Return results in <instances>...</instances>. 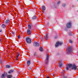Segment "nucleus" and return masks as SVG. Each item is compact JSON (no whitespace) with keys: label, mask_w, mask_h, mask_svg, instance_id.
<instances>
[{"label":"nucleus","mask_w":78,"mask_h":78,"mask_svg":"<svg viewBox=\"0 0 78 78\" xmlns=\"http://www.w3.org/2000/svg\"><path fill=\"white\" fill-rule=\"evenodd\" d=\"M69 43H72L73 42V41H72L71 40H69Z\"/></svg>","instance_id":"obj_25"},{"label":"nucleus","mask_w":78,"mask_h":78,"mask_svg":"<svg viewBox=\"0 0 78 78\" xmlns=\"http://www.w3.org/2000/svg\"><path fill=\"white\" fill-rule=\"evenodd\" d=\"M36 17L35 16H34L32 17V19H35Z\"/></svg>","instance_id":"obj_24"},{"label":"nucleus","mask_w":78,"mask_h":78,"mask_svg":"<svg viewBox=\"0 0 78 78\" xmlns=\"http://www.w3.org/2000/svg\"><path fill=\"white\" fill-rule=\"evenodd\" d=\"M7 76L8 78H11L12 77V75H8Z\"/></svg>","instance_id":"obj_13"},{"label":"nucleus","mask_w":78,"mask_h":78,"mask_svg":"<svg viewBox=\"0 0 78 78\" xmlns=\"http://www.w3.org/2000/svg\"><path fill=\"white\" fill-rule=\"evenodd\" d=\"M4 76H8V74H7V73H5L3 74Z\"/></svg>","instance_id":"obj_20"},{"label":"nucleus","mask_w":78,"mask_h":78,"mask_svg":"<svg viewBox=\"0 0 78 78\" xmlns=\"http://www.w3.org/2000/svg\"><path fill=\"white\" fill-rule=\"evenodd\" d=\"M31 27H32V25L30 24L28 26V30L31 29Z\"/></svg>","instance_id":"obj_9"},{"label":"nucleus","mask_w":78,"mask_h":78,"mask_svg":"<svg viewBox=\"0 0 78 78\" xmlns=\"http://www.w3.org/2000/svg\"><path fill=\"white\" fill-rule=\"evenodd\" d=\"M63 78H67V77L66 76H64Z\"/></svg>","instance_id":"obj_30"},{"label":"nucleus","mask_w":78,"mask_h":78,"mask_svg":"<svg viewBox=\"0 0 78 78\" xmlns=\"http://www.w3.org/2000/svg\"><path fill=\"white\" fill-rule=\"evenodd\" d=\"M44 37L46 40H48V36L47 35H46V36H44Z\"/></svg>","instance_id":"obj_11"},{"label":"nucleus","mask_w":78,"mask_h":78,"mask_svg":"<svg viewBox=\"0 0 78 78\" xmlns=\"http://www.w3.org/2000/svg\"><path fill=\"white\" fill-rule=\"evenodd\" d=\"M36 25H37L36 24H35L34 25V27H35V26H36Z\"/></svg>","instance_id":"obj_33"},{"label":"nucleus","mask_w":78,"mask_h":78,"mask_svg":"<svg viewBox=\"0 0 78 78\" xmlns=\"http://www.w3.org/2000/svg\"><path fill=\"white\" fill-rule=\"evenodd\" d=\"M12 72H13V71L11 70L9 72V73H11Z\"/></svg>","instance_id":"obj_23"},{"label":"nucleus","mask_w":78,"mask_h":78,"mask_svg":"<svg viewBox=\"0 0 78 78\" xmlns=\"http://www.w3.org/2000/svg\"><path fill=\"white\" fill-rule=\"evenodd\" d=\"M69 36H72V32H70L69 34Z\"/></svg>","instance_id":"obj_21"},{"label":"nucleus","mask_w":78,"mask_h":78,"mask_svg":"<svg viewBox=\"0 0 78 78\" xmlns=\"http://www.w3.org/2000/svg\"><path fill=\"white\" fill-rule=\"evenodd\" d=\"M45 7L44 6H42V10L43 11H45Z\"/></svg>","instance_id":"obj_12"},{"label":"nucleus","mask_w":78,"mask_h":78,"mask_svg":"<svg viewBox=\"0 0 78 78\" xmlns=\"http://www.w3.org/2000/svg\"><path fill=\"white\" fill-rule=\"evenodd\" d=\"M72 67L71 69H72V70H76L77 69V66H76V65L75 64H74L72 65V64H68L66 65V69L67 70H69V69Z\"/></svg>","instance_id":"obj_1"},{"label":"nucleus","mask_w":78,"mask_h":78,"mask_svg":"<svg viewBox=\"0 0 78 78\" xmlns=\"http://www.w3.org/2000/svg\"><path fill=\"white\" fill-rule=\"evenodd\" d=\"M0 32H2V30H0Z\"/></svg>","instance_id":"obj_35"},{"label":"nucleus","mask_w":78,"mask_h":78,"mask_svg":"<svg viewBox=\"0 0 78 78\" xmlns=\"http://www.w3.org/2000/svg\"><path fill=\"white\" fill-rule=\"evenodd\" d=\"M31 31L30 30V29H28L27 31V34L28 35H30L31 34Z\"/></svg>","instance_id":"obj_7"},{"label":"nucleus","mask_w":78,"mask_h":78,"mask_svg":"<svg viewBox=\"0 0 78 78\" xmlns=\"http://www.w3.org/2000/svg\"><path fill=\"white\" fill-rule=\"evenodd\" d=\"M5 75H4L3 74H2L1 75V78H5Z\"/></svg>","instance_id":"obj_17"},{"label":"nucleus","mask_w":78,"mask_h":78,"mask_svg":"<svg viewBox=\"0 0 78 78\" xmlns=\"http://www.w3.org/2000/svg\"><path fill=\"white\" fill-rule=\"evenodd\" d=\"M18 37L19 38V39L20 37V35H19Z\"/></svg>","instance_id":"obj_31"},{"label":"nucleus","mask_w":78,"mask_h":78,"mask_svg":"<svg viewBox=\"0 0 78 78\" xmlns=\"http://www.w3.org/2000/svg\"><path fill=\"white\" fill-rule=\"evenodd\" d=\"M6 68H10V67L9 65H6Z\"/></svg>","instance_id":"obj_22"},{"label":"nucleus","mask_w":78,"mask_h":78,"mask_svg":"<svg viewBox=\"0 0 78 78\" xmlns=\"http://www.w3.org/2000/svg\"><path fill=\"white\" fill-rule=\"evenodd\" d=\"M11 34H12V35H14V32H12V33Z\"/></svg>","instance_id":"obj_29"},{"label":"nucleus","mask_w":78,"mask_h":78,"mask_svg":"<svg viewBox=\"0 0 78 78\" xmlns=\"http://www.w3.org/2000/svg\"><path fill=\"white\" fill-rule=\"evenodd\" d=\"M48 62V54H47L46 55V58L45 60V62L46 64H47Z\"/></svg>","instance_id":"obj_5"},{"label":"nucleus","mask_w":78,"mask_h":78,"mask_svg":"<svg viewBox=\"0 0 78 78\" xmlns=\"http://www.w3.org/2000/svg\"><path fill=\"white\" fill-rule=\"evenodd\" d=\"M10 21L9 20H7L5 21V23H9V21Z\"/></svg>","instance_id":"obj_15"},{"label":"nucleus","mask_w":78,"mask_h":78,"mask_svg":"<svg viewBox=\"0 0 78 78\" xmlns=\"http://www.w3.org/2000/svg\"><path fill=\"white\" fill-rule=\"evenodd\" d=\"M73 49V48L72 46H69V47L67 49H66V52H67V53H72V50Z\"/></svg>","instance_id":"obj_2"},{"label":"nucleus","mask_w":78,"mask_h":78,"mask_svg":"<svg viewBox=\"0 0 78 78\" xmlns=\"http://www.w3.org/2000/svg\"><path fill=\"white\" fill-rule=\"evenodd\" d=\"M63 43L62 42H58L56 43L55 44V47H58L59 45H61Z\"/></svg>","instance_id":"obj_6"},{"label":"nucleus","mask_w":78,"mask_h":78,"mask_svg":"<svg viewBox=\"0 0 78 78\" xmlns=\"http://www.w3.org/2000/svg\"><path fill=\"white\" fill-rule=\"evenodd\" d=\"M66 28H71L72 27V23L71 22L68 23L66 25Z\"/></svg>","instance_id":"obj_3"},{"label":"nucleus","mask_w":78,"mask_h":78,"mask_svg":"<svg viewBox=\"0 0 78 78\" xmlns=\"http://www.w3.org/2000/svg\"><path fill=\"white\" fill-rule=\"evenodd\" d=\"M2 27L3 28H5L6 27V25L5 24H3L2 25Z\"/></svg>","instance_id":"obj_14"},{"label":"nucleus","mask_w":78,"mask_h":78,"mask_svg":"<svg viewBox=\"0 0 78 78\" xmlns=\"http://www.w3.org/2000/svg\"><path fill=\"white\" fill-rule=\"evenodd\" d=\"M1 39L0 38V43L1 42Z\"/></svg>","instance_id":"obj_34"},{"label":"nucleus","mask_w":78,"mask_h":78,"mask_svg":"<svg viewBox=\"0 0 78 78\" xmlns=\"http://www.w3.org/2000/svg\"><path fill=\"white\" fill-rule=\"evenodd\" d=\"M34 46H39V44L37 42H34Z\"/></svg>","instance_id":"obj_8"},{"label":"nucleus","mask_w":78,"mask_h":78,"mask_svg":"<svg viewBox=\"0 0 78 78\" xmlns=\"http://www.w3.org/2000/svg\"><path fill=\"white\" fill-rule=\"evenodd\" d=\"M39 50L41 51H43V49H42V48L41 47H40V48L39 49Z\"/></svg>","instance_id":"obj_19"},{"label":"nucleus","mask_w":78,"mask_h":78,"mask_svg":"<svg viewBox=\"0 0 78 78\" xmlns=\"http://www.w3.org/2000/svg\"><path fill=\"white\" fill-rule=\"evenodd\" d=\"M65 6H66L65 4H64L62 5V6H63V7H65Z\"/></svg>","instance_id":"obj_28"},{"label":"nucleus","mask_w":78,"mask_h":78,"mask_svg":"<svg viewBox=\"0 0 78 78\" xmlns=\"http://www.w3.org/2000/svg\"><path fill=\"white\" fill-rule=\"evenodd\" d=\"M30 61H27V65L30 66Z\"/></svg>","instance_id":"obj_16"},{"label":"nucleus","mask_w":78,"mask_h":78,"mask_svg":"<svg viewBox=\"0 0 78 78\" xmlns=\"http://www.w3.org/2000/svg\"><path fill=\"white\" fill-rule=\"evenodd\" d=\"M60 3V1H59L57 2L58 4H59Z\"/></svg>","instance_id":"obj_32"},{"label":"nucleus","mask_w":78,"mask_h":78,"mask_svg":"<svg viewBox=\"0 0 78 78\" xmlns=\"http://www.w3.org/2000/svg\"><path fill=\"white\" fill-rule=\"evenodd\" d=\"M61 62H62V60H60L59 62V67H60L62 66V63H61Z\"/></svg>","instance_id":"obj_10"},{"label":"nucleus","mask_w":78,"mask_h":78,"mask_svg":"<svg viewBox=\"0 0 78 78\" xmlns=\"http://www.w3.org/2000/svg\"><path fill=\"white\" fill-rule=\"evenodd\" d=\"M36 52H35L34 53V56H36Z\"/></svg>","instance_id":"obj_26"},{"label":"nucleus","mask_w":78,"mask_h":78,"mask_svg":"<svg viewBox=\"0 0 78 78\" xmlns=\"http://www.w3.org/2000/svg\"><path fill=\"white\" fill-rule=\"evenodd\" d=\"M28 69H29V70H31V69H32L31 67H29L28 68Z\"/></svg>","instance_id":"obj_27"},{"label":"nucleus","mask_w":78,"mask_h":78,"mask_svg":"<svg viewBox=\"0 0 78 78\" xmlns=\"http://www.w3.org/2000/svg\"><path fill=\"white\" fill-rule=\"evenodd\" d=\"M26 41L28 43V44H30L31 42V39L30 38L28 37H27L26 39Z\"/></svg>","instance_id":"obj_4"},{"label":"nucleus","mask_w":78,"mask_h":78,"mask_svg":"<svg viewBox=\"0 0 78 78\" xmlns=\"http://www.w3.org/2000/svg\"><path fill=\"white\" fill-rule=\"evenodd\" d=\"M19 53H18V55H17V56L16 57V60H18V58L19 57Z\"/></svg>","instance_id":"obj_18"},{"label":"nucleus","mask_w":78,"mask_h":78,"mask_svg":"<svg viewBox=\"0 0 78 78\" xmlns=\"http://www.w3.org/2000/svg\"><path fill=\"white\" fill-rule=\"evenodd\" d=\"M47 78H49V77H47Z\"/></svg>","instance_id":"obj_36"}]
</instances>
